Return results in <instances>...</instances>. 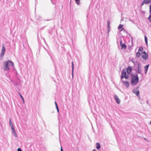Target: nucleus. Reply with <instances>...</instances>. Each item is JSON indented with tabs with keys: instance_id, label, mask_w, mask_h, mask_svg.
Segmentation results:
<instances>
[{
	"instance_id": "obj_1",
	"label": "nucleus",
	"mask_w": 151,
	"mask_h": 151,
	"mask_svg": "<svg viewBox=\"0 0 151 151\" xmlns=\"http://www.w3.org/2000/svg\"><path fill=\"white\" fill-rule=\"evenodd\" d=\"M14 63L11 60H8L4 61L3 63V68L4 70L8 71L9 70L10 66H14Z\"/></svg>"
},
{
	"instance_id": "obj_2",
	"label": "nucleus",
	"mask_w": 151,
	"mask_h": 151,
	"mask_svg": "<svg viewBox=\"0 0 151 151\" xmlns=\"http://www.w3.org/2000/svg\"><path fill=\"white\" fill-rule=\"evenodd\" d=\"M139 81V78L137 75L134 76L132 77L131 81V84L133 85H136Z\"/></svg>"
},
{
	"instance_id": "obj_3",
	"label": "nucleus",
	"mask_w": 151,
	"mask_h": 151,
	"mask_svg": "<svg viewBox=\"0 0 151 151\" xmlns=\"http://www.w3.org/2000/svg\"><path fill=\"white\" fill-rule=\"evenodd\" d=\"M6 50V48L4 46H3L2 47L1 53H0V57L1 59H2L4 58Z\"/></svg>"
},
{
	"instance_id": "obj_4",
	"label": "nucleus",
	"mask_w": 151,
	"mask_h": 151,
	"mask_svg": "<svg viewBox=\"0 0 151 151\" xmlns=\"http://www.w3.org/2000/svg\"><path fill=\"white\" fill-rule=\"evenodd\" d=\"M128 78V75L126 74L125 70H123L122 71L121 78L123 79L124 78H125V79H127Z\"/></svg>"
},
{
	"instance_id": "obj_5",
	"label": "nucleus",
	"mask_w": 151,
	"mask_h": 151,
	"mask_svg": "<svg viewBox=\"0 0 151 151\" xmlns=\"http://www.w3.org/2000/svg\"><path fill=\"white\" fill-rule=\"evenodd\" d=\"M10 126L11 127V128L12 130V133L14 135L15 137H17V134L15 132L12 123H10Z\"/></svg>"
},
{
	"instance_id": "obj_6",
	"label": "nucleus",
	"mask_w": 151,
	"mask_h": 151,
	"mask_svg": "<svg viewBox=\"0 0 151 151\" xmlns=\"http://www.w3.org/2000/svg\"><path fill=\"white\" fill-rule=\"evenodd\" d=\"M142 57L144 59H146L148 57V55L145 52H143L141 53Z\"/></svg>"
},
{
	"instance_id": "obj_7",
	"label": "nucleus",
	"mask_w": 151,
	"mask_h": 151,
	"mask_svg": "<svg viewBox=\"0 0 151 151\" xmlns=\"http://www.w3.org/2000/svg\"><path fill=\"white\" fill-rule=\"evenodd\" d=\"M114 98L116 103L119 104L120 103L121 100L119 97L116 95H115L114 96Z\"/></svg>"
},
{
	"instance_id": "obj_8",
	"label": "nucleus",
	"mask_w": 151,
	"mask_h": 151,
	"mask_svg": "<svg viewBox=\"0 0 151 151\" xmlns=\"http://www.w3.org/2000/svg\"><path fill=\"white\" fill-rule=\"evenodd\" d=\"M137 68H138V73H140L142 70L141 69V66L140 64L139 63L137 64Z\"/></svg>"
},
{
	"instance_id": "obj_9",
	"label": "nucleus",
	"mask_w": 151,
	"mask_h": 151,
	"mask_svg": "<svg viewBox=\"0 0 151 151\" xmlns=\"http://www.w3.org/2000/svg\"><path fill=\"white\" fill-rule=\"evenodd\" d=\"M123 83L127 88H128L129 86V83L127 81H123Z\"/></svg>"
},
{
	"instance_id": "obj_10",
	"label": "nucleus",
	"mask_w": 151,
	"mask_h": 151,
	"mask_svg": "<svg viewBox=\"0 0 151 151\" xmlns=\"http://www.w3.org/2000/svg\"><path fill=\"white\" fill-rule=\"evenodd\" d=\"M120 46L121 47V49L123 50H125L126 49L127 47L126 45L124 43L120 45Z\"/></svg>"
},
{
	"instance_id": "obj_11",
	"label": "nucleus",
	"mask_w": 151,
	"mask_h": 151,
	"mask_svg": "<svg viewBox=\"0 0 151 151\" xmlns=\"http://www.w3.org/2000/svg\"><path fill=\"white\" fill-rule=\"evenodd\" d=\"M149 65L148 64V65L145 66V74H146L147 73V71L148 70V68L149 67Z\"/></svg>"
},
{
	"instance_id": "obj_12",
	"label": "nucleus",
	"mask_w": 151,
	"mask_h": 151,
	"mask_svg": "<svg viewBox=\"0 0 151 151\" xmlns=\"http://www.w3.org/2000/svg\"><path fill=\"white\" fill-rule=\"evenodd\" d=\"M133 93H135L137 96L139 94V91H136L135 90H133L132 91Z\"/></svg>"
},
{
	"instance_id": "obj_13",
	"label": "nucleus",
	"mask_w": 151,
	"mask_h": 151,
	"mask_svg": "<svg viewBox=\"0 0 151 151\" xmlns=\"http://www.w3.org/2000/svg\"><path fill=\"white\" fill-rule=\"evenodd\" d=\"M131 70H132V67H128V68H127V73L128 74H129L130 73L131 71Z\"/></svg>"
},
{
	"instance_id": "obj_14",
	"label": "nucleus",
	"mask_w": 151,
	"mask_h": 151,
	"mask_svg": "<svg viewBox=\"0 0 151 151\" xmlns=\"http://www.w3.org/2000/svg\"><path fill=\"white\" fill-rule=\"evenodd\" d=\"M96 147L97 149H99L100 148V145L99 143H97L96 144Z\"/></svg>"
},
{
	"instance_id": "obj_15",
	"label": "nucleus",
	"mask_w": 151,
	"mask_h": 151,
	"mask_svg": "<svg viewBox=\"0 0 151 151\" xmlns=\"http://www.w3.org/2000/svg\"><path fill=\"white\" fill-rule=\"evenodd\" d=\"M143 2H145L146 4H148L151 2V0H144Z\"/></svg>"
},
{
	"instance_id": "obj_16",
	"label": "nucleus",
	"mask_w": 151,
	"mask_h": 151,
	"mask_svg": "<svg viewBox=\"0 0 151 151\" xmlns=\"http://www.w3.org/2000/svg\"><path fill=\"white\" fill-rule=\"evenodd\" d=\"M72 77H73V69H74V65L73 63V62H72Z\"/></svg>"
},
{
	"instance_id": "obj_17",
	"label": "nucleus",
	"mask_w": 151,
	"mask_h": 151,
	"mask_svg": "<svg viewBox=\"0 0 151 151\" xmlns=\"http://www.w3.org/2000/svg\"><path fill=\"white\" fill-rule=\"evenodd\" d=\"M76 3L78 5H80L81 4L80 0H75Z\"/></svg>"
},
{
	"instance_id": "obj_18",
	"label": "nucleus",
	"mask_w": 151,
	"mask_h": 151,
	"mask_svg": "<svg viewBox=\"0 0 151 151\" xmlns=\"http://www.w3.org/2000/svg\"><path fill=\"white\" fill-rule=\"evenodd\" d=\"M107 23L108 28H110V21L108 20L107 22Z\"/></svg>"
},
{
	"instance_id": "obj_19",
	"label": "nucleus",
	"mask_w": 151,
	"mask_h": 151,
	"mask_svg": "<svg viewBox=\"0 0 151 151\" xmlns=\"http://www.w3.org/2000/svg\"><path fill=\"white\" fill-rule=\"evenodd\" d=\"M123 25L120 24L118 26V29H120L122 28L123 27Z\"/></svg>"
},
{
	"instance_id": "obj_20",
	"label": "nucleus",
	"mask_w": 151,
	"mask_h": 151,
	"mask_svg": "<svg viewBox=\"0 0 151 151\" xmlns=\"http://www.w3.org/2000/svg\"><path fill=\"white\" fill-rule=\"evenodd\" d=\"M140 56V53L139 52H137L136 53V56L137 57H139Z\"/></svg>"
},
{
	"instance_id": "obj_21",
	"label": "nucleus",
	"mask_w": 151,
	"mask_h": 151,
	"mask_svg": "<svg viewBox=\"0 0 151 151\" xmlns=\"http://www.w3.org/2000/svg\"><path fill=\"white\" fill-rule=\"evenodd\" d=\"M143 50V48L142 47H140L139 49V51H141Z\"/></svg>"
},
{
	"instance_id": "obj_22",
	"label": "nucleus",
	"mask_w": 151,
	"mask_h": 151,
	"mask_svg": "<svg viewBox=\"0 0 151 151\" xmlns=\"http://www.w3.org/2000/svg\"><path fill=\"white\" fill-rule=\"evenodd\" d=\"M125 31V29H124V28H122V29L120 30V31Z\"/></svg>"
},
{
	"instance_id": "obj_23",
	"label": "nucleus",
	"mask_w": 151,
	"mask_h": 151,
	"mask_svg": "<svg viewBox=\"0 0 151 151\" xmlns=\"http://www.w3.org/2000/svg\"><path fill=\"white\" fill-rule=\"evenodd\" d=\"M145 41H147V37L146 36H145Z\"/></svg>"
},
{
	"instance_id": "obj_24",
	"label": "nucleus",
	"mask_w": 151,
	"mask_h": 151,
	"mask_svg": "<svg viewBox=\"0 0 151 151\" xmlns=\"http://www.w3.org/2000/svg\"><path fill=\"white\" fill-rule=\"evenodd\" d=\"M107 31L108 33H109L110 31V28H107Z\"/></svg>"
},
{
	"instance_id": "obj_25",
	"label": "nucleus",
	"mask_w": 151,
	"mask_h": 151,
	"mask_svg": "<svg viewBox=\"0 0 151 151\" xmlns=\"http://www.w3.org/2000/svg\"><path fill=\"white\" fill-rule=\"evenodd\" d=\"M17 151H22V150L20 148H18L17 149Z\"/></svg>"
},
{
	"instance_id": "obj_26",
	"label": "nucleus",
	"mask_w": 151,
	"mask_h": 151,
	"mask_svg": "<svg viewBox=\"0 0 151 151\" xmlns=\"http://www.w3.org/2000/svg\"><path fill=\"white\" fill-rule=\"evenodd\" d=\"M20 97H21V98H22V100H23V98H23L22 96L21 95H20Z\"/></svg>"
},
{
	"instance_id": "obj_27",
	"label": "nucleus",
	"mask_w": 151,
	"mask_h": 151,
	"mask_svg": "<svg viewBox=\"0 0 151 151\" xmlns=\"http://www.w3.org/2000/svg\"><path fill=\"white\" fill-rule=\"evenodd\" d=\"M122 40H121V41H120V45H122V44H123L122 43Z\"/></svg>"
},
{
	"instance_id": "obj_28",
	"label": "nucleus",
	"mask_w": 151,
	"mask_h": 151,
	"mask_svg": "<svg viewBox=\"0 0 151 151\" xmlns=\"http://www.w3.org/2000/svg\"><path fill=\"white\" fill-rule=\"evenodd\" d=\"M56 108L57 109H59L58 108L57 105H56Z\"/></svg>"
},
{
	"instance_id": "obj_29",
	"label": "nucleus",
	"mask_w": 151,
	"mask_h": 151,
	"mask_svg": "<svg viewBox=\"0 0 151 151\" xmlns=\"http://www.w3.org/2000/svg\"><path fill=\"white\" fill-rule=\"evenodd\" d=\"M60 150H61V151H63L62 147H61Z\"/></svg>"
},
{
	"instance_id": "obj_30",
	"label": "nucleus",
	"mask_w": 151,
	"mask_h": 151,
	"mask_svg": "<svg viewBox=\"0 0 151 151\" xmlns=\"http://www.w3.org/2000/svg\"><path fill=\"white\" fill-rule=\"evenodd\" d=\"M146 43L147 44V41H145Z\"/></svg>"
},
{
	"instance_id": "obj_31",
	"label": "nucleus",
	"mask_w": 151,
	"mask_h": 151,
	"mask_svg": "<svg viewBox=\"0 0 151 151\" xmlns=\"http://www.w3.org/2000/svg\"><path fill=\"white\" fill-rule=\"evenodd\" d=\"M131 39H132L131 42H132V40H133V37H131Z\"/></svg>"
},
{
	"instance_id": "obj_32",
	"label": "nucleus",
	"mask_w": 151,
	"mask_h": 151,
	"mask_svg": "<svg viewBox=\"0 0 151 151\" xmlns=\"http://www.w3.org/2000/svg\"><path fill=\"white\" fill-rule=\"evenodd\" d=\"M92 151H96V150L95 149H93Z\"/></svg>"
},
{
	"instance_id": "obj_33",
	"label": "nucleus",
	"mask_w": 151,
	"mask_h": 151,
	"mask_svg": "<svg viewBox=\"0 0 151 151\" xmlns=\"http://www.w3.org/2000/svg\"><path fill=\"white\" fill-rule=\"evenodd\" d=\"M144 2H143H143H142V5H143V4H144ZM144 3H145V2H144Z\"/></svg>"
},
{
	"instance_id": "obj_34",
	"label": "nucleus",
	"mask_w": 151,
	"mask_h": 151,
	"mask_svg": "<svg viewBox=\"0 0 151 151\" xmlns=\"http://www.w3.org/2000/svg\"><path fill=\"white\" fill-rule=\"evenodd\" d=\"M57 112H59V109H57Z\"/></svg>"
},
{
	"instance_id": "obj_35",
	"label": "nucleus",
	"mask_w": 151,
	"mask_h": 151,
	"mask_svg": "<svg viewBox=\"0 0 151 151\" xmlns=\"http://www.w3.org/2000/svg\"><path fill=\"white\" fill-rule=\"evenodd\" d=\"M9 122H10V123H11V119H10Z\"/></svg>"
},
{
	"instance_id": "obj_36",
	"label": "nucleus",
	"mask_w": 151,
	"mask_h": 151,
	"mask_svg": "<svg viewBox=\"0 0 151 151\" xmlns=\"http://www.w3.org/2000/svg\"><path fill=\"white\" fill-rule=\"evenodd\" d=\"M55 105H56H56H57V103H56V102H55Z\"/></svg>"
},
{
	"instance_id": "obj_37",
	"label": "nucleus",
	"mask_w": 151,
	"mask_h": 151,
	"mask_svg": "<svg viewBox=\"0 0 151 151\" xmlns=\"http://www.w3.org/2000/svg\"><path fill=\"white\" fill-rule=\"evenodd\" d=\"M23 102L24 103V99H23Z\"/></svg>"
},
{
	"instance_id": "obj_38",
	"label": "nucleus",
	"mask_w": 151,
	"mask_h": 151,
	"mask_svg": "<svg viewBox=\"0 0 151 151\" xmlns=\"http://www.w3.org/2000/svg\"><path fill=\"white\" fill-rule=\"evenodd\" d=\"M121 20H123V19H122Z\"/></svg>"
},
{
	"instance_id": "obj_39",
	"label": "nucleus",
	"mask_w": 151,
	"mask_h": 151,
	"mask_svg": "<svg viewBox=\"0 0 151 151\" xmlns=\"http://www.w3.org/2000/svg\"><path fill=\"white\" fill-rule=\"evenodd\" d=\"M150 123H151V121L150 122Z\"/></svg>"
},
{
	"instance_id": "obj_40",
	"label": "nucleus",
	"mask_w": 151,
	"mask_h": 151,
	"mask_svg": "<svg viewBox=\"0 0 151 151\" xmlns=\"http://www.w3.org/2000/svg\"><path fill=\"white\" fill-rule=\"evenodd\" d=\"M150 124H151V123H150Z\"/></svg>"
}]
</instances>
